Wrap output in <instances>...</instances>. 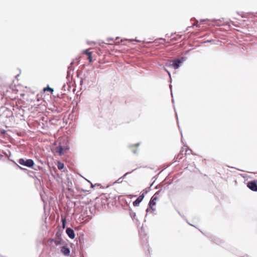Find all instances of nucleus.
<instances>
[{"mask_svg": "<svg viewBox=\"0 0 257 257\" xmlns=\"http://www.w3.org/2000/svg\"><path fill=\"white\" fill-rule=\"evenodd\" d=\"M161 193V191H159L157 192L152 197L150 203V207L154 209V207L156 204V201L158 200L160 198V194Z\"/></svg>", "mask_w": 257, "mask_h": 257, "instance_id": "1", "label": "nucleus"}, {"mask_svg": "<svg viewBox=\"0 0 257 257\" xmlns=\"http://www.w3.org/2000/svg\"><path fill=\"white\" fill-rule=\"evenodd\" d=\"M19 163L22 165L26 166L28 167H32L34 165V161L31 159H27L25 160L23 159H20L19 160Z\"/></svg>", "mask_w": 257, "mask_h": 257, "instance_id": "2", "label": "nucleus"}, {"mask_svg": "<svg viewBox=\"0 0 257 257\" xmlns=\"http://www.w3.org/2000/svg\"><path fill=\"white\" fill-rule=\"evenodd\" d=\"M182 61L180 59H177L173 60L172 62H170V63L169 64H168V66L169 67H172L175 69H177L179 67Z\"/></svg>", "mask_w": 257, "mask_h": 257, "instance_id": "3", "label": "nucleus"}, {"mask_svg": "<svg viewBox=\"0 0 257 257\" xmlns=\"http://www.w3.org/2000/svg\"><path fill=\"white\" fill-rule=\"evenodd\" d=\"M68 150V148L67 147L63 148L59 145L55 148V153H58L60 156H62Z\"/></svg>", "mask_w": 257, "mask_h": 257, "instance_id": "4", "label": "nucleus"}, {"mask_svg": "<svg viewBox=\"0 0 257 257\" xmlns=\"http://www.w3.org/2000/svg\"><path fill=\"white\" fill-rule=\"evenodd\" d=\"M247 187L253 191H257V184L254 181L248 182Z\"/></svg>", "mask_w": 257, "mask_h": 257, "instance_id": "5", "label": "nucleus"}, {"mask_svg": "<svg viewBox=\"0 0 257 257\" xmlns=\"http://www.w3.org/2000/svg\"><path fill=\"white\" fill-rule=\"evenodd\" d=\"M83 54L87 56V59H88L89 62H92V52L90 51V49H86L83 51Z\"/></svg>", "mask_w": 257, "mask_h": 257, "instance_id": "6", "label": "nucleus"}, {"mask_svg": "<svg viewBox=\"0 0 257 257\" xmlns=\"http://www.w3.org/2000/svg\"><path fill=\"white\" fill-rule=\"evenodd\" d=\"M66 232L67 234L68 235V236L70 238H71V239L74 238V237L75 236V234L74 230L72 229H71L70 228H67L66 229Z\"/></svg>", "mask_w": 257, "mask_h": 257, "instance_id": "7", "label": "nucleus"}, {"mask_svg": "<svg viewBox=\"0 0 257 257\" xmlns=\"http://www.w3.org/2000/svg\"><path fill=\"white\" fill-rule=\"evenodd\" d=\"M61 251L65 255H69L70 252L67 246H63L61 248Z\"/></svg>", "mask_w": 257, "mask_h": 257, "instance_id": "8", "label": "nucleus"}, {"mask_svg": "<svg viewBox=\"0 0 257 257\" xmlns=\"http://www.w3.org/2000/svg\"><path fill=\"white\" fill-rule=\"evenodd\" d=\"M144 197V194L140 195L135 201L133 202V205L135 206H137L139 205L140 202L143 200Z\"/></svg>", "mask_w": 257, "mask_h": 257, "instance_id": "9", "label": "nucleus"}, {"mask_svg": "<svg viewBox=\"0 0 257 257\" xmlns=\"http://www.w3.org/2000/svg\"><path fill=\"white\" fill-rule=\"evenodd\" d=\"M181 37V36L179 34H174L172 35L171 36V40L174 41H177L180 39Z\"/></svg>", "mask_w": 257, "mask_h": 257, "instance_id": "10", "label": "nucleus"}, {"mask_svg": "<svg viewBox=\"0 0 257 257\" xmlns=\"http://www.w3.org/2000/svg\"><path fill=\"white\" fill-rule=\"evenodd\" d=\"M64 165L63 163L61 162L60 161H58L57 162V167L59 170H62L64 168Z\"/></svg>", "mask_w": 257, "mask_h": 257, "instance_id": "11", "label": "nucleus"}, {"mask_svg": "<svg viewBox=\"0 0 257 257\" xmlns=\"http://www.w3.org/2000/svg\"><path fill=\"white\" fill-rule=\"evenodd\" d=\"M44 91H51V92H52L53 91V89L49 87H47L46 88H45L44 89Z\"/></svg>", "mask_w": 257, "mask_h": 257, "instance_id": "12", "label": "nucleus"}, {"mask_svg": "<svg viewBox=\"0 0 257 257\" xmlns=\"http://www.w3.org/2000/svg\"><path fill=\"white\" fill-rule=\"evenodd\" d=\"M62 221L63 223V227L64 228L65 226L66 218L65 217H62Z\"/></svg>", "mask_w": 257, "mask_h": 257, "instance_id": "13", "label": "nucleus"}, {"mask_svg": "<svg viewBox=\"0 0 257 257\" xmlns=\"http://www.w3.org/2000/svg\"><path fill=\"white\" fill-rule=\"evenodd\" d=\"M165 71L168 73V75L170 76V73L167 69H165Z\"/></svg>", "mask_w": 257, "mask_h": 257, "instance_id": "14", "label": "nucleus"}, {"mask_svg": "<svg viewBox=\"0 0 257 257\" xmlns=\"http://www.w3.org/2000/svg\"><path fill=\"white\" fill-rule=\"evenodd\" d=\"M139 145V144H135V145H133V146H132V147H138Z\"/></svg>", "mask_w": 257, "mask_h": 257, "instance_id": "15", "label": "nucleus"}, {"mask_svg": "<svg viewBox=\"0 0 257 257\" xmlns=\"http://www.w3.org/2000/svg\"><path fill=\"white\" fill-rule=\"evenodd\" d=\"M198 24V22H197V24L195 25H196V27H198V24Z\"/></svg>", "mask_w": 257, "mask_h": 257, "instance_id": "16", "label": "nucleus"}, {"mask_svg": "<svg viewBox=\"0 0 257 257\" xmlns=\"http://www.w3.org/2000/svg\"><path fill=\"white\" fill-rule=\"evenodd\" d=\"M24 95H25L24 94H21V95L22 96H24Z\"/></svg>", "mask_w": 257, "mask_h": 257, "instance_id": "17", "label": "nucleus"}, {"mask_svg": "<svg viewBox=\"0 0 257 257\" xmlns=\"http://www.w3.org/2000/svg\"><path fill=\"white\" fill-rule=\"evenodd\" d=\"M17 167H19L20 169H22V168L20 167V166H19L18 165H17Z\"/></svg>", "mask_w": 257, "mask_h": 257, "instance_id": "18", "label": "nucleus"}]
</instances>
